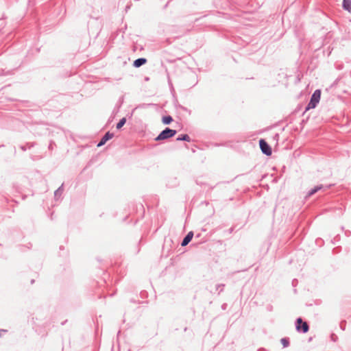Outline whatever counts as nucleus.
I'll return each mask as SVG.
<instances>
[{
	"label": "nucleus",
	"instance_id": "6",
	"mask_svg": "<svg viewBox=\"0 0 351 351\" xmlns=\"http://www.w3.org/2000/svg\"><path fill=\"white\" fill-rule=\"evenodd\" d=\"M193 237V233L192 232H189L187 235L184 238L182 245L185 246L188 245V243L191 241Z\"/></svg>",
	"mask_w": 351,
	"mask_h": 351
},
{
	"label": "nucleus",
	"instance_id": "2",
	"mask_svg": "<svg viewBox=\"0 0 351 351\" xmlns=\"http://www.w3.org/2000/svg\"><path fill=\"white\" fill-rule=\"evenodd\" d=\"M176 134V131L169 128H166L156 138V141H162L173 137Z\"/></svg>",
	"mask_w": 351,
	"mask_h": 351
},
{
	"label": "nucleus",
	"instance_id": "9",
	"mask_svg": "<svg viewBox=\"0 0 351 351\" xmlns=\"http://www.w3.org/2000/svg\"><path fill=\"white\" fill-rule=\"evenodd\" d=\"M173 121L171 116H166L162 117V123L165 124H169Z\"/></svg>",
	"mask_w": 351,
	"mask_h": 351
},
{
	"label": "nucleus",
	"instance_id": "5",
	"mask_svg": "<svg viewBox=\"0 0 351 351\" xmlns=\"http://www.w3.org/2000/svg\"><path fill=\"white\" fill-rule=\"evenodd\" d=\"M114 136L112 133L108 132L101 138L100 142L98 143L97 146L101 147L104 145L108 140L111 139Z\"/></svg>",
	"mask_w": 351,
	"mask_h": 351
},
{
	"label": "nucleus",
	"instance_id": "8",
	"mask_svg": "<svg viewBox=\"0 0 351 351\" xmlns=\"http://www.w3.org/2000/svg\"><path fill=\"white\" fill-rule=\"evenodd\" d=\"M147 62L145 58H138L134 62V66L139 67Z\"/></svg>",
	"mask_w": 351,
	"mask_h": 351
},
{
	"label": "nucleus",
	"instance_id": "7",
	"mask_svg": "<svg viewBox=\"0 0 351 351\" xmlns=\"http://www.w3.org/2000/svg\"><path fill=\"white\" fill-rule=\"evenodd\" d=\"M343 8L349 12H351V0H343Z\"/></svg>",
	"mask_w": 351,
	"mask_h": 351
},
{
	"label": "nucleus",
	"instance_id": "10",
	"mask_svg": "<svg viewBox=\"0 0 351 351\" xmlns=\"http://www.w3.org/2000/svg\"><path fill=\"white\" fill-rule=\"evenodd\" d=\"M126 122V119L125 118H122L119 122L117 124V128L118 130L121 129L123 125Z\"/></svg>",
	"mask_w": 351,
	"mask_h": 351
},
{
	"label": "nucleus",
	"instance_id": "4",
	"mask_svg": "<svg viewBox=\"0 0 351 351\" xmlns=\"http://www.w3.org/2000/svg\"><path fill=\"white\" fill-rule=\"evenodd\" d=\"M259 145H260V148H261V151L263 152V153H264L267 156L271 155V153H272L271 149L265 140L261 139L259 141Z\"/></svg>",
	"mask_w": 351,
	"mask_h": 351
},
{
	"label": "nucleus",
	"instance_id": "1",
	"mask_svg": "<svg viewBox=\"0 0 351 351\" xmlns=\"http://www.w3.org/2000/svg\"><path fill=\"white\" fill-rule=\"evenodd\" d=\"M321 97V90H316L310 100V102L308 103L306 110H308L312 108H315L317 106V104L319 102Z\"/></svg>",
	"mask_w": 351,
	"mask_h": 351
},
{
	"label": "nucleus",
	"instance_id": "3",
	"mask_svg": "<svg viewBox=\"0 0 351 351\" xmlns=\"http://www.w3.org/2000/svg\"><path fill=\"white\" fill-rule=\"evenodd\" d=\"M296 329L298 331H302L306 333L308 331V325L306 322H303L302 318H298L296 321Z\"/></svg>",
	"mask_w": 351,
	"mask_h": 351
},
{
	"label": "nucleus",
	"instance_id": "13",
	"mask_svg": "<svg viewBox=\"0 0 351 351\" xmlns=\"http://www.w3.org/2000/svg\"><path fill=\"white\" fill-rule=\"evenodd\" d=\"M281 343L284 347H287L289 345V341L287 339H282Z\"/></svg>",
	"mask_w": 351,
	"mask_h": 351
},
{
	"label": "nucleus",
	"instance_id": "11",
	"mask_svg": "<svg viewBox=\"0 0 351 351\" xmlns=\"http://www.w3.org/2000/svg\"><path fill=\"white\" fill-rule=\"evenodd\" d=\"M177 141H190V137L187 134H184V135H182L181 136L178 137L177 138Z\"/></svg>",
	"mask_w": 351,
	"mask_h": 351
},
{
	"label": "nucleus",
	"instance_id": "12",
	"mask_svg": "<svg viewBox=\"0 0 351 351\" xmlns=\"http://www.w3.org/2000/svg\"><path fill=\"white\" fill-rule=\"evenodd\" d=\"M322 188V185L317 186L315 187L313 189H312V190L309 192L308 195H313V194H314V193H315L317 191H318L319 190H320Z\"/></svg>",
	"mask_w": 351,
	"mask_h": 351
}]
</instances>
